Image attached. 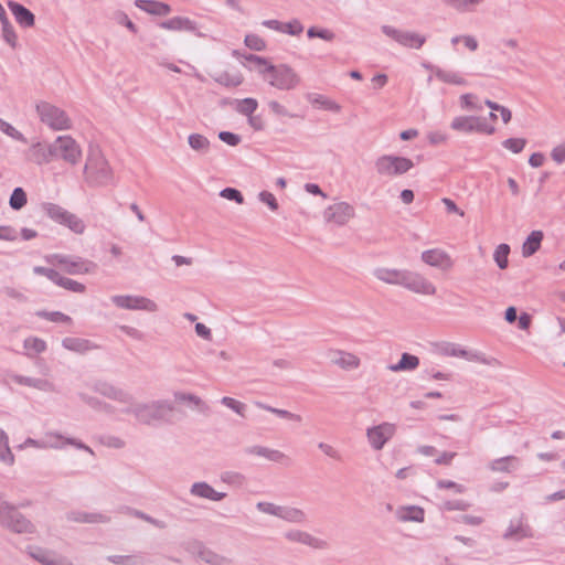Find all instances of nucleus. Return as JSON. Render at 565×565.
<instances>
[{"mask_svg": "<svg viewBox=\"0 0 565 565\" xmlns=\"http://www.w3.org/2000/svg\"><path fill=\"white\" fill-rule=\"evenodd\" d=\"M28 554L43 565H73L68 558L40 546H29Z\"/></svg>", "mask_w": 565, "mask_h": 565, "instance_id": "nucleus-15", "label": "nucleus"}, {"mask_svg": "<svg viewBox=\"0 0 565 565\" xmlns=\"http://www.w3.org/2000/svg\"><path fill=\"white\" fill-rule=\"evenodd\" d=\"M122 510L125 512H127L129 515L138 518L140 520H143V521L152 524L153 526H156L158 529H164L166 527V523L163 521L154 519L151 515H149V514H147V513L140 511V510L132 509V508H129V507H124Z\"/></svg>", "mask_w": 565, "mask_h": 565, "instance_id": "nucleus-47", "label": "nucleus"}, {"mask_svg": "<svg viewBox=\"0 0 565 565\" xmlns=\"http://www.w3.org/2000/svg\"><path fill=\"white\" fill-rule=\"evenodd\" d=\"M55 285H57L58 287H62L66 290L77 292V294H82L86 289L85 285H83L82 282H78V281L67 278V277H63L61 275H58V277L55 281Z\"/></svg>", "mask_w": 565, "mask_h": 565, "instance_id": "nucleus-52", "label": "nucleus"}, {"mask_svg": "<svg viewBox=\"0 0 565 565\" xmlns=\"http://www.w3.org/2000/svg\"><path fill=\"white\" fill-rule=\"evenodd\" d=\"M0 130L14 140L26 142V138L23 136V134L17 130L11 124L7 122L2 118H0Z\"/></svg>", "mask_w": 565, "mask_h": 565, "instance_id": "nucleus-59", "label": "nucleus"}, {"mask_svg": "<svg viewBox=\"0 0 565 565\" xmlns=\"http://www.w3.org/2000/svg\"><path fill=\"white\" fill-rule=\"evenodd\" d=\"M78 396L83 403H85L86 405H88L89 407H92L95 411L105 412L108 414L114 413V407L111 405L100 401L99 398H97L95 396H90L85 393H79Z\"/></svg>", "mask_w": 565, "mask_h": 565, "instance_id": "nucleus-39", "label": "nucleus"}, {"mask_svg": "<svg viewBox=\"0 0 565 565\" xmlns=\"http://www.w3.org/2000/svg\"><path fill=\"white\" fill-rule=\"evenodd\" d=\"M543 239V232L542 231H533L527 236L525 242L522 246V255L524 257H530L534 255L541 247V243Z\"/></svg>", "mask_w": 565, "mask_h": 565, "instance_id": "nucleus-32", "label": "nucleus"}, {"mask_svg": "<svg viewBox=\"0 0 565 565\" xmlns=\"http://www.w3.org/2000/svg\"><path fill=\"white\" fill-rule=\"evenodd\" d=\"M468 361L479 362L486 365H495L498 364V360L494 358H488L484 353L479 351H468L466 350V355L462 356Z\"/></svg>", "mask_w": 565, "mask_h": 565, "instance_id": "nucleus-56", "label": "nucleus"}, {"mask_svg": "<svg viewBox=\"0 0 565 565\" xmlns=\"http://www.w3.org/2000/svg\"><path fill=\"white\" fill-rule=\"evenodd\" d=\"M28 202L26 193L25 191L18 186L15 188L9 199V205L12 210L19 211L21 210Z\"/></svg>", "mask_w": 565, "mask_h": 565, "instance_id": "nucleus-50", "label": "nucleus"}, {"mask_svg": "<svg viewBox=\"0 0 565 565\" xmlns=\"http://www.w3.org/2000/svg\"><path fill=\"white\" fill-rule=\"evenodd\" d=\"M2 26V38L3 40L12 47L15 49L18 36L17 33L10 23L9 19L1 21Z\"/></svg>", "mask_w": 565, "mask_h": 565, "instance_id": "nucleus-55", "label": "nucleus"}, {"mask_svg": "<svg viewBox=\"0 0 565 565\" xmlns=\"http://www.w3.org/2000/svg\"><path fill=\"white\" fill-rule=\"evenodd\" d=\"M254 404L256 407L267 411V412H270L281 418H286V419H290V420H295V422H301V419H302L301 416L298 414H294L286 409L276 408V407L269 406V405L258 402V401L255 402Z\"/></svg>", "mask_w": 565, "mask_h": 565, "instance_id": "nucleus-44", "label": "nucleus"}, {"mask_svg": "<svg viewBox=\"0 0 565 565\" xmlns=\"http://www.w3.org/2000/svg\"><path fill=\"white\" fill-rule=\"evenodd\" d=\"M258 102L255 98L246 97L244 99H235L234 100V109L244 116H252L253 113L257 109Z\"/></svg>", "mask_w": 565, "mask_h": 565, "instance_id": "nucleus-40", "label": "nucleus"}, {"mask_svg": "<svg viewBox=\"0 0 565 565\" xmlns=\"http://www.w3.org/2000/svg\"><path fill=\"white\" fill-rule=\"evenodd\" d=\"M354 216V207L347 202H338L324 211V218L338 225L347 224Z\"/></svg>", "mask_w": 565, "mask_h": 565, "instance_id": "nucleus-14", "label": "nucleus"}, {"mask_svg": "<svg viewBox=\"0 0 565 565\" xmlns=\"http://www.w3.org/2000/svg\"><path fill=\"white\" fill-rule=\"evenodd\" d=\"M520 459L515 456H505L492 460L489 463L490 470L494 472H511L520 467Z\"/></svg>", "mask_w": 565, "mask_h": 565, "instance_id": "nucleus-30", "label": "nucleus"}, {"mask_svg": "<svg viewBox=\"0 0 565 565\" xmlns=\"http://www.w3.org/2000/svg\"><path fill=\"white\" fill-rule=\"evenodd\" d=\"M307 98H308V100L312 105H318V106L322 107L326 110H330V111H334V113H339L341 110V106L338 103L327 98L323 95H320V94H309L307 96Z\"/></svg>", "mask_w": 565, "mask_h": 565, "instance_id": "nucleus-38", "label": "nucleus"}, {"mask_svg": "<svg viewBox=\"0 0 565 565\" xmlns=\"http://www.w3.org/2000/svg\"><path fill=\"white\" fill-rule=\"evenodd\" d=\"M330 361L343 370H355L360 365V359L353 353L331 350L329 352Z\"/></svg>", "mask_w": 565, "mask_h": 565, "instance_id": "nucleus-18", "label": "nucleus"}, {"mask_svg": "<svg viewBox=\"0 0 565 565\" xmlns=\"http://www.w3.org/2000/svg\"><path fill=\"white\" fill-rule=\"evenodd\" d=\"M62 347L65 350H68L71 352H75L78 354H84L88 351L97 349V345L94 344L92 341L84 339V338H76V337H66L62 340Z\"/></svg>", "mask_w": 565, "mask_h": 565, "instance_id": "nucleus-22", "label": "nucleus"}, {"mask_svg": "<svg viewBox=\"0 0 565 565\" xmlns=\"http://www.w3.org/2000/svg\"><path fill=\"white\" fill-rule=\"evenodd\" d=\"M0 526L14 534L36 533L35 524L7 500H0Z\"/></svg>", "mask_w": 565, "mask_h": 565, "instance_id": "nucleus-3", "label": "nucleus"}, {"mask_svg": "<svg viewBox=\"0 0 565 565\" xmlns=\"http://www.w3.org/2000/svg\"><path fill=\"white\" fill-rule=\"evenodd\" d=\"M35 110L41 122L54 131L72 128V120L66 111L49 102H39L35 105Z\"/></svg>", "mask_w": 565, "mask_h": 565, "instance_id": "nucleus-7", "label": "nucleus"}, {"mask_svg": "<svg viewBox=\"0 0 565 565\" xmlns=\"http://www.w3.org/2000/svg\"><path fill=\"white\" fill-rule=\"evenodd\" d=\"M436 77L446 84H452L458 86H463L467 84V81L457 72L446 71V70H436Z\"/></svg>", "mask_w": 565, "mask_h": 565, "instance_id": "nucleus-42", "label": "nucleus"}, {"mask_svg": "<svg viewBox=\"0 0 565 565\" xmlns=\"http://www.w3.org/2000/svg\"><path fill=\"white\" fill-rule=\"evenodd\" d=\"M214 81L226 87H236L243 83V76L241 74H230L227 72H222L214 77Z\"/></svg>", "mask_w": 565, "mask_h": 565, "instance_id": "nucleus-48", "label": "nucleus"}, {"mask_svg": "<svg viewBox=\"0 0 565 565\" xmlns=\"http://www.w3.org/2000/svg\"><path fill=\"white\" fill-rule=\"evenodd\" d=\"M419 365V359L409 353H403L396 364H391L388 370L392 372L413 371Z\"/></svg>", "mask_w": 565, "mask_h": 565, "instance_id": "nucleus-33", "label": "nucleus"}, {"mask_svg": "<svg viewBox=\"0 0 565 565\" xmlns=\"http://www.w3.org/2000/svg\"><path fill=\"white\" fill-rule=\"evenodd\" d=\"M190 493L194 497L207 499L211 501H221L226 497L225 492L216 491L205 481L194 482L190 488Z\"/></svg>", "mask_w": 565, "mask_h": 565, "instance_id": "nucleus-21", "label": "nucleus"}, {"mask_svg": "<svg viewBox=\"0 0 565 565\" xmlns=\"http://www.w3.org/2000/svg\"><path fill=\"white\" fill-rule=\"evenodd\" d=\"M424 515H425L424 510L416 505L403 508L397 512L398 519L404 522H408V521L423 522Z\"/></svg>", "mask_w": 565, "mask_h": 565, "instance_id": "nucleus-36", "label": "nucleus"}, {"mask_svg": "<svg viewBox=\"0 0 565 565\" xmlns=\"http://www.w3.org/2000/svg\"><path fill=\"white\" fill-rule=\"evenodd\" d=\"M268 107L270 109V111L276 115V116H279V117H289V118H295L297 117L296 114H291L284 105H281L280 103H278L277 100H270L268 103Z\"/></svg>", "mask_w": 565, "mask_h": 565, "instance_id": "nucleus-64", "label": "nucleus"}, {"mask_svg": "<svg viewBox=\"0 0 565 565\" xmlns=\"http://www.w3.org/2000/svg\"><path fill=\"white\" fill-rule=\"evenodd\" d=\"M42 209L51 220L58 224L63 223L66 214L68 213L67 210L55 203H43Z\"/></svg>", "mask_w": 565, "mask_h": 565, "instance_id": "nucleus-43", "label": "nucleus"}, {"mask_svg": "<svg viewBox=\"0 0 565 565\" xmlns=\"http://www.w3.org/2000/svg\"><path fill=\"white\" fill-rule=\"evenodd\" d=\"M259 74L270 86L280 90H292L301 82L296 71L287 64L267 65L259 70Z\"/></svg>", "mask_w": 565, "mask_h": 565, "instance_id": "nucleus-5", "label": "nucleus"}, {"mask_svg": "<svg viewBox=\"0 0 565 565\" xmlns=\"http://www.w3.org/2000/svg\"><path fill=\"white\" fill-rule=\"evenodd\" d=\"M188 142H189V146L198 152L205 153L210 149L209 139L201 134H191L188 137Z\"/></svg>", "mask_w": 565, "mask_h": 565, "instance_id": "nucleus-46", "label": "nucleus"}, {"mask_svg": "<svg viewBox=\"0 0 565 565\" xmlns=\"http://www.w3.org/2000/svg\"><path fill=\"white\" fill-rule=\"evenodd\" d=\"M110 299L115 306L121 309L143 310L147 312H156L158 310L157 303L143 296L115 295Z\"/></svg>", "mask_w": 565, "mask_h": 565, "instance_id": "nucleus-11", "label": "nucleus"}, {"mask_svg": "<svg viewBox=\"0 0 565 565\" xmlns=\"http://www.w3.org/2000/svg\"><path fill=\"white\" fill-rule=\"evenodd\" d=\"M510 246L505 243L497 246L493 253V259L500 269H505L509 265Z\"/></svg>", "mask_w": 565, "mask_h": 565, "instance_id": "nucleus-49", "label": "nucleus"}, {"mask_svg": "<svg viewBox=\"0 0 565 565\" xmlns=\"http://www.w3.org/2000/svg\"><path fill=\"white\" fill-rule=\"evenodd\" d=\"M13 381L20 385L34 387L43 392H53L55 390L54 384L44 379L30 377L24 375H13Z\"/></svg>", "mask_w": 565, "mask_h": 565, "instance_id": "nucleus-28", "label": "nucleus"}, {"mask_svg": "<svg viewBox=\"0 0 565 565\" xmlns=\"http://www.w3.org/2000/svg\"><path fill=\"white\" fill-rule=\"evenodd\" d=\"M8 7L10 11L12 12L15 21L20 24L22 28H31L35 23V17L34 14L25 8L23 4L15 2V1H8Z\"/></svg>", "mask_w": 565, "mask_h": 565, "instance_id": "nucleus-20", "label": "nucleus"}, {"mask_svg": "<svg viewBox=\"0 0 565 565\" xmlns=\"http://www.w3.org/2000/svg\"><path fill=\"white\" fill-rule=\"evenodd\" d=\"M281 507L282 505H277L275 503L265 502V501H260L256 504V508L258 511L266 513V514L277 516V518H280Z\"/></svg>", "mask_w": 565, "mask_h": 565, "instance_id": "nucleus-62", "label": "nucleus"}, {"mask_svg": "<svg viewBox=\"0 0 565 565\" xmlns=\"http://www.w3.org/2000/svg\"><path fill=\"white\" fill-rule=\"evenodd\" d=\"M194 547L198 552V556L207 564L232 565L231 558L216 554L215 552L205 547L201 542H195Z\"/></svg>", "mask_w": 565, "mask_h": 565, "instance_id": "nucleus-23", "label": "nucleus"}, {"mask_svg": "<svg viewBox=\"0 0 565 565\" xmlns=\"http://www.w3.org/2000/svg\"><path fill=\"white\" fill-rule=\"evenodd\" d=\"M221 403L224 406L234 411L236 414H238L241 416H245L246 405L244 403L236 401L235 398H232L228 396L222 397Z\"/></svg>", "mask_w": 565, "mask_h": 565, "instance_id": "nucleus-61", "label": "nucleus"}, {"mask_svg": "<svg viewBox=\"0 0 565 565\" xmlns=\"http://www.w3.org/2000/svg\"><path fill=\"white\" fill-rule=\"evenodd\" d=\"M174 411L172 402L167 399L153 401L151 403H134L122 409L126 414H132L136 419L145 425H151L156 420H162L166 416Z\"/></svg>", "mask_w": 565, "mask_h": 565, "instance_id": "nucleus-4", "label": "nucleus"}, {"mask_svg": "<svg viewBox=\"0 0 565 565\" xmlns=\"http://www.w3.org/2000/svg\"><path fill=\"white\" fill-rule=\"evenodd\" d=\"M374 167L379 175L392 178L408 172L414 163L405 157L383 154L375 160Z\"/></svg>", "mask_w": 565, "mask_h": 565, "instance_id": "nucleus-9", "label": "nucleus"}, {"mask_svg": "<svg viewBox=\"0 0 565 565\" xmlns=\"http://www.w3.org/2000/svg\"><path fill=\"white\" fill-rule=\"evenodd\" d=\"M88 186H107L115 182L114 171L99 149L89 150L83 169Z\"/></svg>", "mask_w": 565, "mask_h": 565, "instance_id": "nucleus-2", "label": "nucleus"}, {"mask_svg": "<svg viewBox=\"0 0 565 565\" xmlns=\"http://www.w3.org/2000/svg\"><path fill=\"white\" fill-rule=\"evenodd\" d=\"M49 264L57 265L70 275L93 273L97 265L88 259L75 255L51 254L45 256Z\"/></svg>", "mask_w": 565, "mask_h": 565, "instance_id": "nucleus-8", "label": "nucleus"}, {"mask_svg": "<svg viewBox=\"0 0 565 565\" xmlns=\"http://www.w3.org/2000/svg\"><path fill=\"white\" fill-rule=\"evenodd\" d=\"M29 160L39 166L51 162L53 154L49 153V145L45 146L42 142L33 143L29 149Z\"/></svg>", "mask_w": 565, "mask_h": 565, "instance_id": "nucleus-29", "label": "nucleus"}, {"mask_svg": "<svg viewBox=\"0 0 565 565\" xmlns=\"http://www.w3.org/2000/svg\"><path fill=\"white\" fill-rule=\"evenodd\" d=\"M526 145L524 138H509L502 142V147L510 150L513 153H520L523 151Z\"/></svg>", "mask_w": 565, "mask_h": 565, "instance_id": "nucleus-60", "label": "nucleus"}, {"mask_svg": "<svg viewBox=\"0 0 565 565\" xmlns=\"http://www.w3.org/2000/svg\"><path fill=\"white\" fill-rule=\"evenodd\" d=\"M107 561L117 565H141V557H137L134 555H109L107 556Z\"/></svg>", "mask_w": 565, "mask_h": 565, "instance_id": "nucleus-57", "label": "nucleus"}, {"mask_svg": "<svg viewBox=\"0 0 565 565\" xmlns=\"http://www.w3.org/2000/svg\"><path fill=\"white\" fill-rule=\"evenodd\" d=\"M49 153L54 159H61L70 166H76L82 159V148L79 143L70 135H63L49 143Z\"/></svg>", "mask_w": 565, "mask_h": 565, "instance_id": "nucleus-6", "label": "nucleus"}, {"mask_svg": "<svg viewBox=\"0 0 565 565\" xmlns=\"http://www.w3.org/2000/svg\"><path fill=\"white\" fill-rule=\"evenodd\" d=\"M280 513L279 519L289 523L303 524L308 521L307 513L298 508L282 505Z\"/></svg>", "mask_w": 565, "mask_h": 565, "instance_id": "nucleus-31", "label": "nucleus"}, {"mask_svg": "<svg viewBox=\"0 0 565 565\" xmlns=\"http://www.w3.org/2000/svg\"><path fill=\"white\" fill-rule=\"evenodd\" d=\"M245 452L248 455H255L259 457H264L269 461L274 462H282L287 459V456L277 449H270L264 446H250L245 449Z\"/></svg>", "mask_w": 565, "mask_h": 565, "instance_id": "nucleus-27", "label": "nucleus"}, {"mask_svg": "<svg viewBox=\"0 0 565 565\" xmlns=\"http://www.w3.org/2000/svg\"><path fill=\"white\" fill-rule=\"evenodd\" d=\"M62 225L67 226L75 234H83L86 228L83 220H81L77 215L71 212L66 214Z\"/></svg>", "mask_w": 565, "mask_h": 565, "instance_id": "nucleus-51", "label": "nucleus"}, {"mask_svg": "<svg viewBox=\"0 0 565 565\" xmlns=\"http://www.w3.org/2000/svg\"><path fill=\"white\" fill-rule=\"evenodd\" d=\"M92 390L103 395L104 397H107L109 399L116 401L121 404L131 405L134 402V397L128 392L124 391L122 388L115 386L114 384L107 382V381H95L92 385Z\"/></svg>", "mask_w": 565, "mask_h": 565, "instance_id": "nucleus-12", "label": "nucleus"}, {"mask_svg": "<svg viewBox=\"0 0 565 565\" xmlns=\"http://www.w3.org/2000/svg\"><path fill=\"white\" fill-rule=\"evenodd\" d=\"M0 461L7 466L14 463V455L9 447V437L7 433L0 428Z\"/></svg>", "mask_w": 565, "mask_h": 565, "instance_id": "nucleus-37", "label": "nucleus"}, {"mask_svg": "<svg viewBox=\"0 0 565 565\" xmlns=\"http://www.w3.org/2000/svg\"><path fill=\"white\" fill-rule=\"evenodd\" d=\"M23 348L26 350L25 355L33 358L34 354H41L46 351V342L38 337H28L23 341Z\"/></svg>", "mask_w": 565, "mask_h": 565, "instance_id": "nucleus-34", "label": "nucleus"}, {"mask_svg": "<svg viewBox=\"0 0 565 565\" xmlns=\"http://www.w3.org/2000/svg\"><path fill=\"white\" fill-rule=\"evenodd\" d=\"M476 116H458L455 117L450 124L451 129L460 132H475Z\"/></svg>", "mask_w": 565, "mask_h": 565, "instance_id": "nucleus-35", "label": "nucleus"}, {"mask_svg": "<svg viewBox=\"0 0 565 565\" xmlns=\"http://www.w3.org/2000/svg\"><path fill=\"white\" fill-rule=\"evenodd\" d=\"M395 433V426L390 423H382L377 426L367 428L366 436L370 445L375 450H381L386 441L392 438Z\"/></svg>", "mask_w": 565, "mask_h": 565, "instance_id": "nucleus-13", "label": "nucleus"}, {"mask_svg": "<svg viewBox=\"0 0 565 565\" xmlns=\"http://www.w3.org/2000/svg\"><path fill=\"white\" fill-rule=\"evenodd\" d=\"M526 537H533V530L529 524L523 523L522 520H519L516 523L511 521L503 534L504 540L520 541Z\"/></svg>", "mask_w": 565, "mask_h": 565, "instance_id": "nucleus-25", "label": "nucleus"}, {"mask_svg": "<svg viewBox=\"0 0 565 565\" xmlns=\"http://www.w3.org/2000/svg\"><path fill=\"white\" fill-rule=\"evenodd\" d=\"M135 6L153 15H167L171 12V7L168 3L156 1V0H136Z\"/></svg>", "mask_w": 565, "mask_h": 565, "instance_id": "nucleus-26", "label": "nucleus"}, {"mask_svg": "<svg viewBox=\"0 0 565 565\" xmlns=\"http://www.w3.org/2000/svg\"><path fill=\"white\" fill-rule=\"evenodd\" d=\"M70 522L77 523H109L111 518L104 513H89L85 511H70L65 515Z\"/></svg>", "mask_w": 565, "mask_h": 565, "instance_id": "nucleus-19", "label": "nucleus"}, {"mask_svg": "<svg viewBox=\"0 0 565 565\" xmlns=\"http://www.w3.org/2000/svg\"><path fill=\"white\" fill-rule=\"evenodd\" d=\"M159 26L164 30L170 31H196V23L189 18L185 17H173L169 20L162 21L159 23Z\"/></svg>", "mask_w": 565, "mask_h": 565, "instance_id": "nucleus-24", "label": "nucleus"}, {"mask_svg": "<svg viewBox=\"0 0 565 565\" xmlns=\"http://www.w3.org/2000/svg\"><path fill=\"white\" fill-rule=\"evenodd\" d=\"M373 276L388 285L402 286L405 289L425 296L436 294V287L424 275L408 270L387 267H377L373 270Z\"/></svg>", "mask_w": 565, "mask_h": 565, "instance_id": "nucleus-1", "label": "nucleus"}, {"mask_svg": "<svg viewBox=\"0 0 565 565\" xmlns=\"http://www.w3.org/2000/svg\"><path fill=\"white\" fill-rule=\"evenodd\" d=\"M234 55L236 56H242L244 57V60L249 63L250 65H247L246 63H243L244 66L246 67H249V70H253V68H258L262 70L264 67H266L267 65H270V63L265 58V57H262V56H258V55H255V54H239L238 51H234L233 52Z\"/></svg>", "mask_w": 565, "mask_h": 565, "instance_id": "nucleus-45", "label": "nucleus"}, {"mask_svg": "<svg viewBox=\"0 0 565 565\" xmlns=\"http://www.w3.org/2000/svg\"><path fill=\"white\" fill-rule=\"evenodd\" d=\"M174 397L179 402H189L193 405L198 406L201 412L206 413L209 411V406L196 395L191 393H182L177 392L174 393Z\"/></svg>", "mask_w": 565, "mask_h": 565, "instance_id": "nucleus-53", "label": "nucleus"}, {"mask_svg": "<svg viewBox=\"0 0 565 565\" xmlns=\"http://www.w3.org/2000/svg\"><path fill=\"white\" fill-rule=\"evenodd\" d=\"M439 352L445 356H457L462 358L466 355V350L462 349L460 345L445 342L439 347Z\"/></svg>", "mask_w": 565, "mask_h": 565, "instance_id": "nucleus-58", "label": "nucleus"}, {"mask_svg": "<svg viewBox=\"0 0 565 565\" xmlns=\"http://www.w3.org/2000/svg\"><path fill=\"white\" fill-rule=\"evenodd\" d=\"M285 537L290 542L300 543L315 550H326L329 547V543L326 540L316 537L301 530H289L285 533Z\"/></svg>", "mask_w": 565, "mask_h": 565, "instance_id": "nucleus-17", "label": "nucleus"}, {"mask_svg": "<svg viewBox=\"0 0 565 565\" xmlns=\"http://www.w3.org/2000/svg\"><path fill=\"white\" fill-rule=\"evenodd\" d=\"M420 258L428 266L436 267L441 270H448L454 266L450 255L440 248L424 250Z\"/></svg>", "mask_w": 565, "mask_h": 565, "instance_id": "nucleus-16", "label": "nucleus"}, {"mask_svg": "<svg viewBox=\"0 0 565 565\" xmlns=\"http://www.w3.org/2000/svg\"><path fill=\"white\" fill-rule=\"evenodd\" d=\"M444 3L458 12L466 13L472 12L475 8L481 4L484 0H443Z\"/></svg>", "mask_w": 565, "mask_h": 565, "instance_id": "nucleus-41", "label": "nucleus"}, {"mask_svg": "<svg viewBox=\"0 0 565 565\" xmlns=\"http://www.w3.org/2000/svg\"><path fill=\"white\" fill-rule=\"evenodd\" d=\"M244 42L247 47L254 51H263L266 47L265 41L256 34H247Z\"/></svg>", "mask_w": 565, "mask_h": 565, "instance_id": "nucleus-63", "label": "nucleus"}, {"mask_svg": "<svg viewBox=\"0 0 565 565\" xmlns=\"http://www.w3.org/2000/svg\"><path fill=\"white\" fill-rule=\"evenodd\" d=\"M381 31L395 42H397L399 45L408 47V49H420L425 42L426 36L411 31H403L398 30L392 25H382Z\"/></svg>", "mask_w": 565, "mask_h": 565, "instance_id": "nucleus-10", "label": "nucleus"}, {"mask_svg": "<svg viewBox=\"0 0 565 565\" xmlns=\"http://www.w3.org/2000/svg\"><path fill=\"white\" fill-rule=\"evenodd\" d=\"M36 316L49 320L51 322L71 323L72 318L61 311H45L41 310L36 312Z\"/></svg>", "mask_w": 565, "mask_h": 565, "instance_id": "nucleus-54", "label": "nucleus"}]
</instances>
